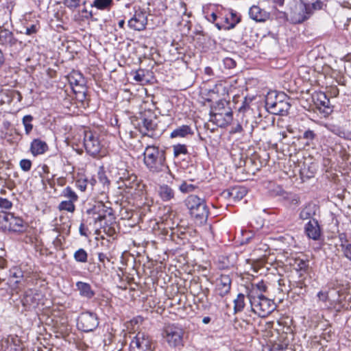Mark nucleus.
<instances>
[{
	"label": "nucleus",
	"instance_id": "4",
	"mask_svg": "<svg viewBox=\"0 0 351 351\" xmlns=\"http://www.w3.org/2000/svg\"><path fill=\"white\" fill-rule=\"evenodd\" d=\"M248 299L250 302L252 311L259 317H267L276 306L273 300L268 299L263 294H260L258 297Z\"/></svg>",
	"mask_w": 351,
	"mask_h": 351
},
{
	"label": "nucleus",
	"instance_id": "41",
	"mask_svg": "<svg viewBox=\"0 0 351 351\" xmlns=\"http://www.w3.org/2000/svg\"><path fill=\"white\" fill-rule=\"evenodd\" d=\"M98 178L99 182L103 185L104 189H108L110 186V180L107 178L104 172H99Z\"/></svg>",
	"mask_w": 351,
	"mask_h": 351
},
{
	"label": "nucleus",
	"instance_id": "36",
	"mask_svg": "<svg viewBox=\"0 0 351 351\" xmlns=\"http://www.w3.org/2000/svg\"><path fill=\"white\" fill-rule=\"evenodd\" d=\"M62 195L64 197L69 199V200H71L73 202H76L78 199V196L75 193V192L70 187L66 186L62 191Z\"/></svg>",
	"mask_w": 351,
	"mask_h": 351
},
{
	"label": "nucleus",
	"instance_id": "26",
	"mask_svg": "<svg viewBox=\"0 0 351 351\" xmlns=\"http://www.w3.org/2000/svg\"><path fill=\"white\" fill-rule=\"evenodd\" d=\"M193 132L190 126L183 125L173 130L170 134L171 138H184L189 134H193Z\"/></svg>",
	"mask_w": 351,
	"mask_h": 351
},
{
	"label": "nucleus",
	"instance_id": "59",
	"mask_svg": "<svg viewBox=\"0 0 351 351\" xmlns=\"http://www.w3.org/2000/svg\"><path fill=\"white\" fill-rule=\"evenodd\" d=\"M211 319L210 317H204L203 319H202V323L204 324H208V323H210Z\"/></svg>",
	"mask_w": 351,
	"mask_h": 351
},
{
	"label": "nucleus",
	"instance_id": "34",
	"mask_svg": "<svg viewBox=\"0 0 351 351\" xmlns=\"http://www.w3.org/2000/svg\"><path fill=\"white\" fill-rule=\"evenodd\" d=\"M73 201H62L58 205V209L60 210H66L70 213H73L75 210V205Z\"/></svg>",
	"mask_w": 351,
	"mask_h": 351
},
{
	"label": "nucleus",
	"instance_id": "23",
	"mask_svg": "<svg viewBox=\"0 0 351 351\" xmlns=\"http://www.w3.org/2000/svg\"><path fill=\"white\" fill-rule=\"evenodd\" d=\"M47 149V143L40 139H34L31 143L30 150L34 156L43 154Z\"/></svg>",
	"mask_w": 351,
	"mask_h": 351
},
{
	"label": "nucleus",
	"instance_id": "40",
	"mask_svg": "<svg viewBox=\"0 0 351 351\" xmlns=\"http://www.w3.org/2000/svg\"><path fill=\"white\" fill-rule=\"evenodd\" d=\"M173 155L175 157L179 156L180 154H186L187 149L184 145L178 144L173 145Z\"/></svg>",
	"mask_w": 351,
	"mask_h": 351
},
{
	"label": "nucleus",
	"instance_id": "56",
	"mask_svg": "<svg viewBox=\"0 0 351 351\" xmlns=\"http://www.w3.org/2000/svg\"><path fill=\"white\" fill-rule=\"evenodd\" d=\"M206 17L208 21H215L218 19L217 13H215L214 12H213L210 14L206 15Z\"/></svg>",
	"mask_w": 351,
	"mask_h": 351
},
{
	"label": "nucleus",
	"instance_id": "60",
	"mask_svg": "<svg viewBox=\"0 0 351 351\" xmlns=\"http://www.w3.org/2000/svg\"><path fill=\"white\" fill-rule=\"evenodd\" d=\"M4 62V57L2 51L0 50V66L3 64Z\"/></svg>",
	"mask_w": 351,
	"mask_h": 351
},
{
	"label": "nucleus",
	"instance_id": "37",
	"mask_svg": "<svg viewBox=\"0 0 351 351\" xmlns=\"http://www.w3.org/2000/svg\"><path fill=\"white\" fill-rule=\"evenodd\" d=\"M112 4V0H94L93 5L98 9L104 10L110 8Z\"/></svg>",
	"mask_w": 351,
	"mask_h": 351
},
{
	"label": "nucleus",
	"instance_id": "53",
	"mask_svg": "<svg viewBox=\"0 0 351 351\" xmlns=\"http://www.w3.org/2000/svg\"><path fill=\"white\" fill-rule=\"evenodd\" d=\"M24 30H25V33L27 34V35H30L32 34H34L36 32V25H32L31 26V27H25L24 28Z\"/></svg>",
	"mask_w": 351,
	"mask_h": 351
},
{
	"label": "nucleus",
	"instance_id": "42",
	"mask_svg": "<svg viewBox=\"0 0 351 351\" xmlns=\"http://www.w3.org/2000/svg\"><path fill=\"white\" fill-rule=\"evenodd\" d=\"M196 186L192 184H188L186 182H183L180 186V190L181 192L186 193L192 192L195 189Z\"/></svg>",
	"mask_w": 351,
	"mask_h": 351
},
{
	"label": "nucleus",
	"instance_id": "49",
	"mask_svg": "<svg viewBox=\"0 0 351 351\" xmlns=\"http://www.w3.org/2000/svg\"><path fill=\"white\" fill-rule=\"evenodd\" d=\"M236 23H230L228 26H224L223 23H215L216 27L219 30L224 29H231L235 27Z\"/></svg>",
	"mask_w": 351,
	"mask_h": 351
},
{
	"label": "nucleus",
	"instance_id": "43",
	"mask_svg": "<svg viewBox=\"0 0 351 351\" xmlns=\"http://www.w3.org/2000/svg\"><path fill=\"white\" fill-rule=\"evenodd\" d=\"M20 167L25 171L30 170L32 167V162L28 159H23L20 161Z\"/></svg>",
	"mask_w": 351,
	"mask_h": 351
},
{
	"label": "nucleus",
	"instance_id": "35",
	"mask_svg": "<svg viewBox=\"0 0 351 351\" xmlns=\"http://www.w3.org/2000/svg\"><path fill=\"white\" fill-rule=\"evenodd\" d=\"M73 257L77 262L86 263L88 259V254L84 249L80 248L74 253Z\"/></svg>",
	"mask_w": 351,
	"mask_h": 351
},
{
	"label": "nucleus",
	"instance_id": "15",
	"mask_svg": "<svg viewBox=\"0 0 351 351\" xmlns=\"http://www.w3.org/2000/svg\"><path fill=\"white\" fill-rule=\"evenodd\" d=\"M231 279L227 275H221L217 280L216 292L223 297L228 294L230 290Z\"/></svg>",
	"mask_w": 351,
	"mask_h": 351
},
{
	"label": "nucleus",
	"instance_id": "10",
	"mask_svg": "<svg viewBox=\"0 0 351 351\" xmlns=\"http://www.w3.org/2000/svg\"><path fill=\"white\" fill-rule=\"evenodd\" d=\"M321 2L317 1L312 4H306L302 1H299L296 4V9L300 16L297 22H303L309 19L313 10L320 9Z\"/></svg>",
	"mask_w": 351,
	"mask_h": 351
},
{
	"label": "nucleus",
	"instance_id": "20",
	"mask_svg": "<svg viewBox=\"0 0 351 351\" xmlns=\"http://www.w3.org/2000/svg\"><path fill=\"white\" fill-rule=\"evenodd\" d=\"M221 90H224L221 84H216L213 88H205L201 91V95L204 99L208 101H212L216 99Z\"/></svg>",
	"mask_w": 351,
	"mask_h": 351
},
{
	"label": "nucleus",
	"instance_id": "27",
	"mask_svg": "<svg viewBox=\"0 0 351 351\" xmlns=\"http://www.w3.org/2000/svg\"><path fill=\"white\" fill-rule=\"evenodd\" d=\"M184 202L189 210H194V208L205 204V200L199 198L197 195H191L186 198Z\"/></svg>",
	"mask_w": 351,
	"mask_h": 351
},
{
	"label": "nucleus",
	"instance_id": "62",
	"mask_svg": "<svg viewBox=\"0 0 351 351\" xmlns=\"http://www.w3.org/2000/svg\"><path fill=\"white\" fill-rule=\"evenodd\" d=\"M205 71L206 73L210 74V73L211 72V69L209 67H207V68H206Z\"/></svg>",
	"mask_w": 351,
	"mask_h": 351
},
{
	"label": "nucleus",
	"instance_id": "48",
	"mask_svg": "<svg viewBox=\"0 0 351 351\" xmlns=\"http://www.w3.org/2000/svg\"><path fill=\"white\" fill-rule=\"evenodd\" d=\"M12 202L5 198L0 197V208L9 209L12 207Z\"/></svg>",
	"mask_w": 351,
	"mask_h": 351
},
{
	"label": "nucleus",
	"instance_id": "12",
	"mask_svg": "<svg viewBox=\"0 0 351 351\" xmlns=\"http://www.w3.org/2000/svg\"><path fill=\"white\" fill-rule=\"evenodd\" d=\"M314 103L320 112L328 115L332 111L330 106V100L323 92L316 93L313 96Z\"/></svg>",
	"mask_w": 351,
	"mask_h": 351
},
{
	"label": "nucleus",
	"instance_id": "38",
	"mask_svg": "<svg viewBox=\"0 0 351 351\" xmlns=\"http://www.w3.org/2000/svg\"><path fill=\"white\" fill-rule=\"evenodd\" d=\"M293 265L297 271H306L308 267V264L306 261L300 258L295 259Z\"/></svg>",
	"mask_w": 351,
	"mask_h": 351
},
{
	"label": "nucleus",
	"instance_id": "51",
	"mask_svg": "<svg viewBox=\"0 0 351 351\" xmlns=\"http://www.w3.org/2000/svg\"><path fill=\"white\" fill-rule=\"evenodd\" d=\"M304 138L312 141L315 138V134L312 130H306L304 133Z\"/></svg>",
	"mask_w": 351,
	"mask_h": 351
},
{
	"label": "nucleus",
	"instance_id": "46",
	"mask_svg": "<svg viewBox=\"0 0 351 351\" xmlns=\"http://www.w3.org/2000/svg\"><path fill=\"white\" fill-rule=\"evenodd\" d=\"M146 23H128L130 29L141 31L145 29Z\"/></svg>",
	"mask_w": 351,
	"mask_h": 351
},
{
	"label": "nucleus",
	"instance_id": "22",
	"mask_svg": "<svg viewBox=\"0 0 351 351\" xmlns=\"http://www.w3.org/2000/svg\"><path fill=\"white\" fill-rule=\"evenodd\" d=\"M76 287L82 297L90 299L95 295V291L87 282L78 281L76 282Z\"/></svg>",
	"mask_w": 351,
	"mask_h": 351
},
{
	"label": "nucleus",
	"instance_id": "17",
	"mask_svg": "<svg viewBox=\"0 0 351 351\" xmlns=\"http://www.w3.org/2000/svg\"><path fill=\"white\" fill-rule=\"evenodd\" d=\"M157 193L160 198L163 202H170L175 198L174 189L166 184L158 186Z\"/></svg>",
	"mask_w": 351,
	"mask_h": 351
},
{
	"label": "nucleus",
	"instance_id": "11",
	"mask_svg": "<svg viewBox=\"0 0 351 351\" xmlns=\"http://www.w3.org/2000/svg\"><path fill=\"white\" fill-rule=\"evenodd\" d=\"M157 128L156 117L150 112L143 115L140 123V131L145 135L150 136L149 132H153Z\"/></svg>",
	"mask_w": 351,
	"mask_h": 351
},
{
	"label": "nucleus",
	"instance_id": "61",
	"mask_svg": "<svg viewBox=\"0 0 351 351\" xmlns=\"http://www.w3.org/2000/svg\"><path fill=\"white\" fill-rule=\"evenodd\" d=\"M103 219H104V216H102V215H100L95 218V219L96 221H101Z\"/></svg>",
	"mask_w": 351,
	"mask_h": 351
},
{
	"label": "nucleus",
	"instance_id": "39",
	"mask_svg": "<svg viewBox=\"0 0 351 351\" xmlns=\"http://www.w3.org/2000/svg\"><path fill=\"white\" fill-rule=\"evenodd\" d=\"M33 120V117L31 115H25L23 118V124L25 127V133L27 134H29L33 128V125L31 123Z\"/></svg>",
	"mask_w": 351,
	"mask_h": 351
},
{
	"label": "nucleus",
	"instance_id": "8",
	"mask_svg": "<svg viewBox=\"0 0 351 351\" xmlns=\"http://www.w3.org/2000/svg\"><path fill=\"white\" fill-rule=\"evenodd\" d=\"M130 349V351H150L152 341L149 337L144 332H138L132 340Z\"/></svg>",
	"mask_w": 351,
	"mask_h": 351
},
{
	"label": "nucleus",
	"instance_id": "9",
	"mask_svg": "<svg viewBox=\"0 0 351 351\" xmlns=\"http://www.w3.org/2000/svg\"><path fill=\"white\" fill-rule=\"evenodd\" d=\"M3 220L4 221V228L10 231L22 232L25 228L23 219L15 217L12 213H4Z\"/></svg>",
	"mask_w": 351,
	"mask_h": 351
},
{
	"label": "nucleus",
	"instance_id": "16",
	"mask_svg": "<svg viewBox=\"0 0 351 351\" xmlns=\"http://www.w3.org/2000/svg\"><path fill=\"white\" fill-rule=\"evenodd\" d=\"M249 15L250 19L256 22H265L269 19V14L257 5L250 8Z\"/></svg>",
	"mask_w": 351,
	"mask_h": 351
},
{
	"label": "nucleus",
	"instance_id": "31",
	"mask_svg": "<svg viewBox=\"0 0 351 351\" xmlns=\"http://www.w3.org/2000/svg\"><path fill=\"white\" fill-rule=\"evenodd\" d=\"M13 95L18 97V95L15 93V90L2 88L0 90V103L1 104L11 103V97Z\"/></svg>",
	"mask_w": 351,
	"mask_h": 351
},
{
	"label": "nucleus",
	"instance_id": "58",
	"mask_svg": "<svg viewBox=\"0 0 351 351\" xmlns=\"http://www.w3.org/2000/svg\"><path fill=\"white\" fill-rule=\"evenodd\" d=\"M243 130L242 126L238 124L233 130V132H241Z\"/></svg>",
	"mask_w": 351,
	"mask_h": 351
},
{
	"label": "nucleus",
	"instance_id": "57",
	"mask_svg": "<svg viewBox=\"0 0 351 351\" xmlns=\"http://www.w3.org/2000/svg\"><path fill=\"white\" fill-rule=\"evenodd\" d=\"M231 16L232 17V21H233L232 22H237V23L240 22L241 19H240L239 17L237 16L236 14H234V13L231 12Z\"/></svg>",
	"mask_w": 351,
	"mask_h": 351
},
{
	"label": "nucleus",
	"instance_id": "33",
	"mask_svg": "<svg viewBox=\"0 0 351 351\" xmlns=\"http://www.w3.org/2000/svg\"><path fill=\"white\" fill-rule=\"evenodd\" d=\"M234 312L237 313L241 311L245 305V295L242 293L238 294L237 297L234 300Z\"/></svg>",
	"mask_w": 351,
	"mask_h": 351
},
{
	"label": "nucleus",
	"instance_id": "30",
	"mask_svg": "<svg viewBox=\"0 0 351 351\" xmlns=\"http://www.w3.org/2000/svg\"><path fill=\"white\" fill-rule=\"evenodd\" d=\"M144 191L145 185L138 180L137 182L133 183L132 188L125 191V193L134 196H141L143 195Z\"/></svg>",
	"mask_w": 351,
	"mask_h": 351
},
{
	"label": "nucleus",
	"instance_id": "47",
	"mask_svg": "<svg viewBox=\"0 0 351 351\" xmlns=\"http://www.w3.org/2000/svg\"><path fill=\"white\" fill-rule=\"evenodd\" d=\"M341 246L345 256L351 261V244L342 245Z\"/></svg>",
	"mask_w": 351,
	"mask_h": 351
},
{
	"label": "nucleus",
	"instance_id": "1",
	"mask_svg": "<svg viewBox=\"0 0 351 351\" xmlns=\"http://www.w3.org/2000/svg\"><path fill=\"white\" fill-rule=\"evenodd\" d=\"M278 327L275 329L277 336L272 334L271 339L263 346V351H287L290 341L293 339L292 330L289 326H282L278 323Z\"/></svg>",
	"mask_w": 351,
	"mask_h": 351
},
{
	"label": "nucleus",
	"instance_id": "7",
	"mask_svg": "<svg viewBox=\"0 0 351 351\" xmlns=\"http://www.w3.org/2000/svg\"><path fill=\"white\" fill-rule=\"evenodd\" d=\"M98 324V319L95 313L85 312L79 316L77 326L80 330L87 332L95 330Z\"/></svg>",
	"mask_w": 351,
	"mask_h": 351
},
{
	"label": "nucleus",
	"instance_id": "63",
	"mask_svg": "<svg viewBox=\"0 0 351 351\" xmlns=\"http://www.w3.org/2000/svg\"><path fill=\"white\" fill-rule=\"evenodd\" d=\"M272 324H272V323H271V322H268V323H267V328H271V327H272Z\"/></svg>",
	"mask_w": 351,
	"mask_h": 351
},
{
	"label": "nucleus",
	"instance_id": "3",
	"mask_svg": "<svg viewBox=\"0 0 351 351\" xmlns=\"http://www.w3.org/2000/svg\"><path fill=\"white\" fill-rule=\"evenodd\" d=\"M232 120V112L226 100H219L210 112V122L217 126L225 127Z\"/></svg>",
	"mask_w": 351,
	"mask_h": 351
},
{
	"label": "nucleus",
	"instance_id": "54",
	"mask_svg": "<svg viewBox=\"0 0 351 351\" xmlns=\"http://www.w3.org/2000/svg\"><path fill=\"white\" fill-rule=\"evenodd\" d=\"M98 258L99 261L103 263L104 265H105V261H109V258L106 256V255L104 253H99L98 254Z\"/></svg>",
	"mask_w": 351,
	"mask_h": 351
},
{
	"label": "nucleus",
	"instance_id": "64",
	"mask_svg": "<svg viewBox=\"0 0 351 351\" xmlns=\"http://www.w3.org/2000/svg\"><path fill=\"white\" fill-rule=\"evenodd\" d=\"M124 25H125V23H119V26L121 28H124Z\"/></svg>",
	"mask_w": 351,
	"mask_h": 351
},
{
	"label": "nucleus",
	"instance_id": "44",
	"mask_svg": "<svg viewBox=\"0 0 351 351\" xmlns=\"http://www.w3.org/2000/svg\"><path fill=\"white\" fill-rule=\"evenodd\" d=\"M144 71L142 69L137 70L134 72V80L138 82H142L144 81L145 73Z\"/></svg>",
	"mask_w": 351,
	"mask_h": 351
},
{
	"label": "nucleus",
	"instance_id": "32",
	"mask_svg": "<svg viewBox=\"0 0 351 351\" xmlns=\"http://www.w3.org/2000/svg\"><path fill=\"white\" fill-rule=\"evenodd\" d=\"M68 80L71 85L75 84L76 86L82 85L84 83V78L82 75L77 72L73 71L68 76Z\"/></svg>",
	"mask_w": 351,
	"mask_h": 351
},
{
	"label": "nucleus",
	"instance_id": "45",
	"mask_svg": "<svg viewBox=\"0 0 351 351\" xmlns=\"http://www.w3.org/2000/svg\"><path fill=\"white\" fill-rule=\"evenodd\" d=\"M75 184L79 189L82 191H84L86 189L87 180L84 178H80L76 180Z\"/></svg>",
	"mask_w": 351,
	"mask_h": 351
},
{
	"label": "nucleus",
	"instance_id": "25",
	"mask_svg": "<svg viewBox=\"0 0 351 351\" xmlns=\"http://www.w3.org/2000/svg\"><path fill=\"white\" fill-rule=\"evenodd\" d=\"M251 287L247 295L248 298L258 297L267 290V286L263 280L256 284H252Z\"/></svg>",
	"mask_w": 351,
	"mask_h": 351
},
{
	"label": "nucleus",
	"instance_id": "52",
	"mask_svg": "<svg viewBox=\"0 0 351 351\" xmlns=\"http://www.w3.org/2000/svg\"><path fill=\"white\" fill-rule=\"evenodd\" d=\"M15 93L18 95V97L15 96V95L12 96L11 102H16V103L20 102L22 99V96H21V93L16 90H15Z\"/></svg>",
	"mask_w": 351,
	"mask_h": 351
},
{
	"label": "nucleus",
	"instance_id": "14",
	"mask_svg": "<svg viewBox=\"0 0 351 351\" xmlns=\"http://www.w3.org/2000/svg\"><path fill=\"white\" fill-rule=\"evenodd\" d=\"M119 165L121 167H124L123 163L121 162ZM121 171V172L118 173L119 179L121 180L123 182V186L125 187V191H128L132 188V186H133V183L137 182L138 178L134 174L130 175L124 168H122Z\"/></svg>",
	"mask_w": 351,
	"mask_h": 351
},
{
	"label": "nucleus",
	"instance_id": "2",
	"mask_svg": "<svg viewBox=\"0 0 351 351\" xmlns=\"http://www.w3.org/2000/svg\"><path fill=\"white\" fill-rule=\"evenodd\" d=\"M143 161L146 167L152 173L164 171L166 165L165 153L154 145H147L143 153Z\"/></svg>",
	"mask_w": 351,
	"mask_h": 351
},
{
	"label": "nucleus",
	"instance_id": "24",
	"mask_svg": "<svg viewBox=\"0 0 351 351\" xmlns=\"http://www.w3.org/2000/svg\"><path fill=\"white\" fill-rule=\"evenodd\" d=\"M317 210L315 204H307L302 208L300 213V219L302 220H313Z\"/></svg>",
	"mask_w": 351,
	"mask_h": 351
},
{
	"label": "nucleus",
	"instance_id": "5",
	"mask_svg": "<svg viewBox=\"0 0 351 351\" xmlns=\"http://www.w3.org/2000/svg\"><path fill=\"white\" fill-rule=\"evenodd\" d=\"M84 144L87 153L90 155L94 157H103L106 155V150L97 133L91 131L85 132Z\"/></svg>",
	"mask_w": 351,
	"mask_h": 351
},
{
	"label": "nucleus",
	"instance_id": "21",
	"mask_svg": "<svg viewBox=\"0 0 351 351\" xmlns=\"http://www.w3.org/2000/svg\"><path fill=\"white\" fill-rule=\"evenodd\" d=\"M0 43L5 45L14 47L19 44L21 45V43H18L16 39L14 38L12 33L8 29H1L0 31Z\"/></svg>",
	"mask_w": 351,
	"mask_h": 351
},
{
	"label": "nucleus",
	"instance_id": "13",
	"mask_svg": "<svg viewBox=\"0 0 351 351\" xmlns=\"http://www.w3.org/2000/svg\"><path fill=\"white\" fill-rule=\"evenodd\" d=\"M41 294L36 290L27 291L22 300V303L27 308H34L38 306L41 298Z\"/></svg>",
	"mask_w": 351,
	"mask_h": 351
},
{
	"label": "nucleus",
	"instance_id": "19",
	"mask_svg": "<svg viewBox=\"0 0 351 351\" xmlns=\"http://www.w3.org/2000/svg\"><path fill=\"white\" fill-rule=\"evenodd\" d=\"M305 232L309 238L317 240L320 236V229L317 221L315 219L308 221L305 226Z\"/></svg>",
	"mask_w": 351,
	"mask_h": 351
},
{
	"label": "nucleus",
	"instance_id": "50",
	"mask_svg": "<svg viewBox=\"0 0 351 351\" xmlns=\"http://www.w3.org/2000/svg\"><path fill=\"white\" fill-rule=\"evenodd\" d=\"M64 3L68 7H77L80 3V0H64Z\"/></svg>",
	"mask_w": 351,
	"mask_h": 351
},
{
	"label": "nucleus",
	"instance_id": "28",
	"mask_svg": "<svg viewBox=\"0 0 351 351\" xmlns=\"http://www.w3.org/2000/svg\"><path fill=\"white\" fill-rule=\"evenodd\" d=\"M283 97L282 95H277L275 92L269 93L265 98V106L267 110L271 113V110L275 108L276 104L279 102Z\"/></svg>",
	"mask_w": 351,
	"mask_h": 351
},
{
	"label": "nucleus",
	"instance_id": "55",
	"mask_svg": "<svg viewBox=\"0 0 351 351\" xmlns=\"http://www.w3.org/2000/svg\"><path fill=\"white\" fill-rule=\"evenodd\" d=\"M317 297L322 301H326L328 299V293L326 292L319 291L317 293Z\"/></svg>",
	"mask_w": 351,
	"mask_h": 351
},
{
	"label": "nucleus",
	"instance_id": "29",
	"mask_svg": "<svg viewBox=\"0 0 351 351\" xmlns=\"http://www.w3.org/2000/svg\"><path fill=\"white\" fill-rule=\"evenodd\" d=\"M290 108L289 104L283 99L279 100V102L276 104L275 108L271 110V113L274 114L284 115Z\"/></svg>",
	"mask_w": 351,
	"mask_h": 351
},
{
	"label": "nucleus",
	"instance_id": "6",
	"mask_svg": "<svg viewBox=\"0 0 351 351\" xmlns=\"http://www.w3.org/2000/svg\"><path fill=\"white\" fill-rule=\"evenodd\" d=\"M183 330L175 325L165 327L162 336L165 341L171 347L180 348L183 346Z\"/></svg>",
	"mask_w": 351,
	"mask_h": 351
},
{
	"label": "nucleus",
	"instance_id": "18",
	"mask_svg": "<svg viewBox=\"0 0 351 351\" xmlns=\"http://www.w3.org/2000/svg\"><path fill=\"white\" fill-rule=\"evenodd\" d=\"M189 211L191 215L195 218L197 222L202 223L206 221L209 212L206 203L194 208V210H189Z\"/></svg>",
	"mask_w": 351,
	"mask_h": 351
}]
</instances>
